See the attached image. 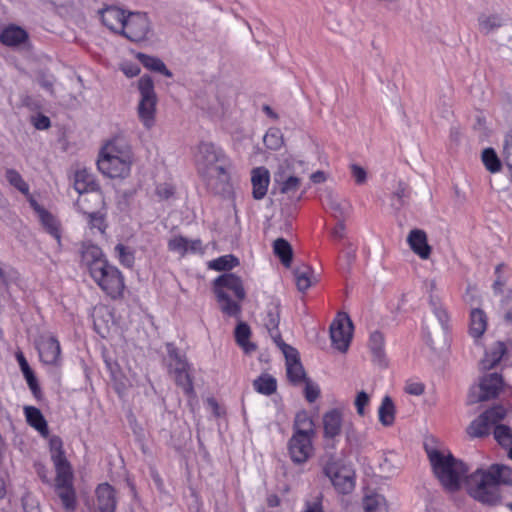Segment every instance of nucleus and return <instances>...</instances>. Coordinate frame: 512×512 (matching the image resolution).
<instances>
[{
  "label": "nucleus",
  "instance_id": "f257e3e1",
  "mask_svg": "<svg viewBox=\"0 0 512 512\" xmlns=\"http://www.w3.org/2000/svg\"><path fill=\"white\" fill-rule=\"evenodd\" d=\"M194 161L207 189L217 195H230L233 191V163L222 148L213 143L198 145Z\"/></svg>",
  "mask_w": 512,
  "mask_h": 512
},
{
  "label": "nucleus",
  "instance_id": "f03ea898",
  "mask_svg": "<svg viewBox=\"0 0 512 512\" xmlns=\"http://www.w3.org/2000/svg\"><path fill=\"white\" fill-rule=\"evenodd\" d=\"M134 154L129 139L117 134L106 140L97 157L99 172L110 179L124 180L132 171Z\"/></svg>",
  "mask_w": 512,
  "mask_h": 512
},
{
  "label": "nucleus",
  "instance_id": "7ed1b4c3",
  "mask_svg": "<svg viewBox=\"0 0 512 512\" xmlns=\"http://www.w3.org/2000/svg\"><path fill=\"white\" fill-rule=\"evenodd\" d=\"M433 472L441 485L448 491L460 489L466 478L467 466L456 459L444 445L433 442L425 445Z\"/></svg>",
  "mask_w": 512,
  "mask_h": 512
},
{
  "label": "nucleus",
  "instance_id": "20e7f679",
  "mask_svg": "<svg viewBox=\"0 0 512 512\" xmlns=\"http://www.w3.org/2000/svg\"><path fill=\"white\" fill-rule=\"evenodd\" d=\"M309 169V163L299 155H284L274 172V182L282 194L294 197L302 183L301 175Z\"/></svg>",
  "mask_w": 512,
  "mask_h": 512
},
{
  "label": "nucleus",
  "instance_id": "39448f33",
  "mask_svg": "<svg viewBox=\"0 0 512 512\" xmlns=\"http://www.w3.org/2000/svg\"><path fill=\"white\" fill-rule=\"evenodd\" d=\"M214 293L221 311L227 316L237 317L241 306L238 301L246 297L242 279L233 274H223L214 281Z\"/></svg>",
  "mask_w": 512,
  "mask_h": 512
},
{
  "label": "nucleus",
  "instance_id": "423d86ee",
  "mask_svg": "<svg viewBox=\"0 0 512 512\" xmlns=\"http://www.w3.org/2000/svg\"><path fill=\"white\" fill-rule=\"evenodd\" d=\"M463 484H465L468 494L483 504L495 505L500 500L496 476L489 468H478L466 476Z\"/></svg>",
  "mask_w": 512,
  "mask_h": 512
},
{
  "label": "nucleus",
  "instance_id": "0eeeda50",
  "mask_svg": "<svg viewBox=\"0 0 512 512\" xmlns=\"http://www.w3.org/2000/svg\"><path fill=\"white\" fill-rule=\"evenodd\" d=\"M140 99L137 113L142 125L151 129L155 124L157 96L154 90V82L148 75H143L137 83Z\"/></svg>",
  "mask_w": 512,
  "mask_h": 512
},
{
  "label": "nucleus",
  "instance_id": "6e6552de",
  "mask_svg": "<svg viewBox=\"0 0 512 512\" xmlns=\"http://www.w3.org/2000/svg\"><path fill=\"white\" fill-rule=\"evenodd\" d=\"M98 287L110 298L120 299L126 289L123 273L110 262L90 275Z\"/></svg>",
  "mask_w": 512,
  "mask_h": 512
},
{
  "label": "nucleus",
  "instance_id": "1a4fd4ad",
  "mask_svg": "<svg viewBox=\"0 0 512 512\" xmlns=\"http://www.w3.org/2000/svg\"><path fill=\"white\" fill-rule=\"evenodd\" d=\"M74 188L80 194L76 201L79 210H86V204L104 205L102 193L96 188L92 174L82 169L75 172Z\"/></svg>",
  "mask_w": 512,
  "mask_h": 512
},
{
  "label": "nucleus",
  "instance_id": "9d476101",
  "mask_svg": "<svg viewBox=\"0 0 512 512\" xmlns=\"http://www.w3.org/2000/svg\"><path fill=\"white\" fill-rule=\"evenodd\" d=\"M324 472L338 492L348 494L354 489V471L350 465L343 461H329L324 468Z\"/></svg>",
  "mask_w": 512,
  "mask_h": 512
},
{
  "label": "nucleus",
  "instance_id": "9b49d317",
  "mask_svg": "<svg viewBox=\"0 0 512 512\" xmlns=\"http://www.w3.org/2000/svg\"><path fill=\"white\" fill-rule=\"evenodd\" d=\"M120 34L136 43L150 40L152 28L148 16L144 13L129 12Z\"/></svg>",
  "mask_w": 512,
  "mask_h": 512
},
{
  "label": "nucleus",
  "instance_id": "f8f14e48",
  "mask_svg": "<svg viewBox=\"0 0 512 512\" xmlns=\"http://www.w3.org/2000/svg\"><path fill=\"white\" fill-rule=\"evenodd\" d=\"M353 337V324L346 313H338L330 325V339L334 349L345 353Z\"/></svg>",
  "mask_w": 512,
  "mask_h": 512
},
{
  "label": "nucleus",
  "instance_id": "ddd939ff",
  "mask_svg": "<svg viewBox=\"0 0 512 512\" xmlns=\"http://www.w3.org/2000/svg\"><path fill=\"white\" fill-rule=\"evenodd\" d=\"M503 389L502 377L493 372L483 375L469 391V401L477 403L496 397Z\"/></svg>",
  "mask_w": 512,
  "mask_h": 512
},
{
  "label": "nucleus",
  "instance_id": "4468645a",
  "mask_svg": "<svg viewBox=\"0 0 512 512\" xmlns=\"http://www.w3.org/2000/svg\"><path fill=\"white\" fill-rule=\"evenodd\" d=\"M314 435L293 433L288 441V454L295 464L306 463L314 454Z\"/></svg>",
  "mask_w": 512,
  "mask_h": 512
},
{
  "label": "nucleus",
  "instance_id": "2eb2a0df",
  "mask_svg": "<svg viewBox=\"0 0 512 512\" xmlns=\"http://www.w3.org/2000/svg\"><path fill=\"white\" fill-rule=\"evenodd\" d=\"M55 490L63 506L68 510H73L76 505V494L71 469L56 471Z\"/></svg>",
  "mask_w": 512,
  "mask_h": 512
},
{
  "label": "nucleus",
  "instance_id": "dca6fc26",
  "mask_svg": "<svg viewBox=\"0 0 512 512\" xmlns=\"http://www.w3.org/2000/svg\"><path fill=\"white\" fill-rule=\"evenodd\" d=\"M36 348L40 360L44 364L57 365L59 363L61 355L60 343L52 334L45 333L40 335L36 342Z\"/></svg>",
  "mask_w": 512,
  "mask_h": 512
},
{
  "label": "nucleus",
  "instance_id": "f3484780",
  "mask_svg": "<svg viewBox=\"0 0 512 512\" xmlns=\"http://www.w3.org/2000/svg\"><path fill=\"white\" fill-rule=\"evenodd\" d=\"M286 360V372L288 379L295 383H301L305 380V371L300 362L299 354L296 349L280 342L278 346Z\"/></svg>",
  "mask_w": 512,
  "mask_h": 512
},
{
  "label": "nucleus",
  "instance_id": "a211bd4d",
  "mask_svg": "<svg viewBox=\"0 0 512 512\" xmlns=\"http://www.w3.org/2000/svg\"><path fill=\"white\" fill-rule=\"evenodd\" d=\"M323 435L327 439H335L342 433L345 425L344 408L336 407L326 411L322 416Z\"/></svg>",
  "mask_w": 512,
  "mask_h": 512
},
{
  "label": "nucleus",
  "instance_id": "6ab92c4d",
  "mask_svg": "<svg viewBox=\"0 0 512 512\" xmlns=\"http://www.w3.org/2000/svg\"><path fill=\"white\" fill-rule=\"evenodd\" d=\"M129 12L117 6H108L99 11L102 24L110 31L120 34Z\"/></svg>",
  "mask_w": 512,
  "mask_h": 512
},
{
  "label": "nucleus",
  "instance_id": "aec40b11",
  "mask_svg": "<svg viewBox=\"0 0 512 512\" xmlns=\"http://www.w3.org/2000/svg\"><path fill=\"white\" fill-rule=\"evenodd\" d=\"M81 260L87 268L89 275L94 273V269H100L109 263L102 249L89 243L84 244L82 247Z\"/></svg>",
  "mask_w": 512,
  "mask_h": 512
},
{
  "label": "nucleus",
  "instance_id": "412c9836",
  "mask_svg": "<svg viewBox=\"0 0 512 512\" xmlns=\"http://www.w3.org/2000/svg\"><path fill=\"white\" fill-rule=\"evenodd\" d=\"M168 248L171 252L180 256L201 253L203 250L199 239H188L180 235L174 236L169 240Z\"/></svg>",
  "mask_w": 512,
  "mask_h": 512
},
{
  "label": "nucleus",
  "instance_id": "4be33fe9",
  "mask_svg": "<svg viewBox=\"0 0 512 512\" xmlns=\"http://www.w3.org/2000/svg\"><path fill=\"white\" fill-rule=\"evenodd\" d=\"M252 195L256 200L263 199L270 184V172L267 168L260 166L251 171Z\"/></svg>",
  "mask_w": 512,
  "mask_h": 512
},
{
  "label": "nucleus",
  "instance_id": "5701e85b",
  "mask_svg": "<svg viewBox=\"0 0 512 512\" xmlns=\"http://www.w3.org/2000/svg\"><path fill=\"white\" fill-rule=\"evenodd\" d=\"M407 242L411 250L421 259L426 260L430 257L431 247L428 244L427 235L423 230H411L408 234Z\"/></svg>",
  "mask_w": 512,
  "mask_h": 512
},
{
  "label": "nucleus",
  "instance_id": "b1692460",
  "mask_svg": "<svg viewBox=\"0 0 512 512\" xmlns=\"http://www.w3.org/2000/svg\"><path fill=\"white\" fill-rule=\"evenodd\" d=\"M30 204L34 208L37 213L42 225L46 229V231L56 239L58 245L61 244V231L58 220L47 212L44 208L37 204V202L33 199H30Z\"/></svg>",
  "mask_w": 512,
  "mask_h": 512
},
{
  "label": "nucleus",
  "instance_id": "393cba45",
  "mask_svg": "<svg viewBox=\"0 0 512 512\" xmlns=\"http://www.w3.org/2000/svg\"><path fill=\"white\" fill-rule=\"evenodd\" d=\"M293 273L295 284L300 292H306L319 281L315 270L306 264L297 266Z\"/></svg>",
  "mask_w": 512,
  "mask_h": 512
},
{
  "label": "nucleus",
  "instance_id": "a878e982",
  "mask_svg": "<svg viewBox=\"0 0 512 512\" xmlns=\"http://www.w3.org/2000/svg\"><path fill=\"white\" fill-rule=\"evenodd\" d=\"M98 512H114L116 498L114 489L107 483L100 484L96 489Z\"/></svg>",
  "mask_w": 512,
  "mask_h": 512
},
{
  "label": "nucleus",
  "instance_id": "bb28decb",
  "mask_svg": "<svg viewBox=\"0 0 512 512\" xmlns=\"http://www.w3.org/2000/svg\"><path fill=\"white\" fill-rule=\"evenodd\" d=\"M325 201L335 218L343 220L350 216L352 212V205L347 199L338 194L329 192L326 195Z\"/></svg>",
  "mask_w": 512,
  "mask_h": 512
},
{
  "label": "nucleus",
  "instance_id": "cd10ccee",
  "mask_svg": "<svg viewBox=\"0 0 512 512\" xmlns=\"http://www.w3.org/2000/svg\"><path fill=\"white\" fill-rule=\"evenodd\" d=\"M0 41L6 46L17 47L28 41V33L19 26L9 25L2 30Z\"/></svg>",
  "mask_w": 512,
  "mask_h": 512
},
{
  "label": "nucleus",
  "instance_id": "c85d7f7f",
  "mask_svg": "<svg viewBox=\"0 0 512 512\" xmlns=\"http://www.w3.org/2000/svg\"><path fill=\"white\" fill-rule=\"evenodd\" d=\"M104 206H97L94 204V207L86 204V210H80L87 217V222L90 229H97L100 233H104L107 228L106 223V213L103 211Z\"/></svg>",
  "mask_w": 512,
  "mask_h": 512
},
{
  "label": "nucleus",
  "instance_id": "c756f323",
  "mask_svg": "<svg viewBox=\"0 0 512 512\" xmlns=\"http://www.w3.org/2000/svg\"><path fill=\"white\" fill-rule=\"evenodd\" d=\"M135 59L138 60L146 69L160 73L168 78L172 77V72L166 67L165 63L158 57L141 52H133Z\"/></svg>",
  "mask_w": 512,
  "mask_h": 512
},
{
  "label": "nucleus",
  "instance_id": "7c9ffc66",
  "mask_svg": "<svg viewBox=\"0 0 512 512\" xmlns=\"http://www.w3.org/2000/svg\"><path fill=\"white\" fill-rule=\"evenodd\" d=\"M505 355L508 357V346L503 342H496L487 349L481 364L483 368L490 369L499 363Z\"/></svg>",
  "mask_w": 512,
  "mask_h": 512
},
{
  "label": "nucleus",
  "instance_id": "2f4dec72",
  "mask_svg": "<svg viewBox=\"0 0 512 512\" xmlns=\"http://www.w3.org/2000/svg\"><path fill=\"white\" fill-rule=\"evenodd\" d=\"M49 448L56 471L71 469L64 456L62 440L59 437L53 436L49 439Z\"/></svg>",
  "mask_w": 512,
  "mask_h": 512
},
{
  "label": "nucleus",
  "instance_id": "473e14b6",
  "mask_svg": "<svg viewBox=\"0 0 512 512\" xmlns=\"http://www.w3.org/2000/svg\"><path fill=\"white\" fill-rule=\"evenodd\" d=\"M488 326V319L485 312L479 308L472 309L470 312L469 333L473 338L481 337Z\"/></svg>",
  "mask_w": 512,
  "mask_h": 512
},
{
  "label": "nucleus",
  "instance_id": "72a5a7b5",
  "mask_svg": "<svg viewBox=\"0 0 512 512\" xmlns=\"http://www.w3.org/2000/svg\"><path fill=\"white\" fill-rule=\"evenodd\" d=\"M24 415L27 423L37 430L42 436H48V425L42 412L33 406L24 407Z\"/></svg>",
  "mask_w": 512,
  "mask_h": 512
},
{
  "label": "nucleus",
  "instance_id": "f704fd0d",
  "mask_svg": "<svg viewBox=\"0 0 512 512\" xmlns=\"http://www.w3.org/2000/svg\"><path fill=\"white\" fill-rule=\"evenodd\" d=\"M396 408L391 397L384 396L378 408L379 422L386 427H390L395 422Z\"/></svg>",
  "mask_w": 512,
  "mask_h": 512
},
{
  "label": "nucleus",
  "instance_id": "c9c22d12",
  "mask_svg": "<svg viewBox=\"0 0 512 512\" xmlns=\"http://www.w3.org/2000/svg\"><path fill=\"white\" fill-rule=\"evenodd\" d=\"M379 467L386 477H393L401 471L403 463L396 453L389 452L383 456Z\"/></svg>",
  "mask_w": 512,
  "mask_h": 512
},
{
  "label": "nucleus",
  "instance_id": "e433bc0d",
  "mask_svg": "<svg viewBox=\"0 0 512 512\" xmlns=\"http://www.w3.org/2000/svg\"><path fill=\"white\" fill-rule=\"evenodd\" d=\"M491 426L488 417L483 413L470 423L466 432L472 438L482 437L489 433Z\"/></svg>",
  "mask_w": 512,
  "mask_h": 512
},
{
  "label": "nucleus",
  "instance_id": "4c0bfd02",
  "mask_svg": "<svg viewBox=\"0 0 512 512\" xmlns=\"http://www.w3.org/2000/svg\"><path fill=\"white\" fill-rule=\"evenodd\" d=\"M293 433L315 435L314 422L306 411H300L296 414Z\"/></svg>",
  "mask_w": 512,
  "mask_h": 512
},
{
  "label": "nucleus",
  "instance_id": "58836bf2",
  "mask_svg": "<svg viewBox=\"0 0 512 512\" xmlns=\"http://www.w3.org/2000/svg\"><path fill=\"white\" fill-rule=\"evenodd\" d=\"M250 328L245 323H239L235 329V338L237 344L244 350L245 353L249 354L255 351L256 346L249 341Z\"/></svg>",
  "mask_w": 512,
  "mask_h": 512
},
{
  "label": "nucleus",
  "instance_id": "ea45409f",
  "mask_svg": "<svg viewBox=\"0 0 512 512\" xmlns=\"http://www.w3.org/2000/svg\"><path fill=\"white\" fill-rule=\"evenodd\" d=\"M263 323L270 333L271 337L274 339L276 344L279 346L280 342H283L279 336L277 327L279 324V311L277 306H273L269 309L263 319Z\"/></svg>",
  "mask_w": 512,
  "mask_h": 512
},
{
  "label": "nucleus",
  "instance_id": "a19ab883",
  "mask_svg": "<svg viewBox=\"0 0 512 512\" xmlns=\"http://www.w3.org/2000/svg\"><path fill=\"white\" fill-rule=\"evenodd\" d=\"M170 366L177 383L182 385L186 392H189L191 390V383L187 363L181 359H177L175 366H173V364H170Z\"/></svg>",
  "mask_w": 512,
  "mask_h": 512
},
{
  "label": "nucleus",
  "instance_id": "79ce46f5",
  "mask_svg": "<svg viewBox=\"0 0 512 512\" xmlns=\"http://www.w3.org/2000/svg\"><path fill=\"white\" fill-rule=\"evenodd\" d=\"M273 251L276 256L279 257L283 265L286 267L290 266L292 261V247L283 238H278L273 243Z\"/></svg>",
  "mask_w": 512,
  "mask_h": 512
},
{
  "label": "nucleus",
  "instance_id": "37998d69",
  "mask_svg": "<svg viewBox=\"0 0 512 512\" xmlns=\"http://www.w3.org/2000/svg\"><path fill=\"white\" fill-rule=\"evenodd\" d=\"M254 389L264 395H270L276 391L277 382L274 377L269 374H262L253 383Z\"/></svg>",
  "mask_w": 512,
  "mask_h": 512
},
{
  "label": "nucleus",
  "instance_id": "c03bdc74",
  "mask_svg": "<svg viewBox=\"0 0 512 512\" xmlns=\"http://www.w3.org/2000/svg\"><path fill=\"white\" fill-rule=\"evenodd\" d=\"M15 356L29 388L33 391V393H36V391L38 390L37 380L26 358L24 357L21 351L16 352Z\"/></svg>",
  "mask_w": 512,
  "mask_h": 512
},
{
  "label": "nucleus",
  "instance_id": "a18cd8bd",
  "mask_svg": "<svg viewBox=\"0 0 512 512\" xmlns=\"http://www.w3.org/2000/svg\"><path fill=\"white\" fill-rule=\"evenodd\" d=\"M364 512H388L387 503L382 495L366 496L363 501Z\"/></svg>",
  "mask_w": 512,
  "mask_h": 512
},
{
  "label": "nucleus",
  "instance_id": "49530a36",
  "mask_svg": "<svg viewBox=\"0 0 512 512\" xmlns=\"http://www.w3.org/2000/svg\"><path fill=\"white\" fill-rule=\"evenodd\" d=\"M502 23V18L497 14H482L478 18L479 29L485 34L499 28Z\"/></svg>",
  "mask_w": 512,
  "mask_h": 512
},
{
  "label": "nucleus",
  "instance_id": "de8ad7c7",
  "mask_svg": "<svg viewBox=\"0 0 512 512\" xmlns=\"http://www.w3.org/2000/svg\"><path fill=\"white\" fill-rule=\"evenodd\" d=\"M239 260L231 255L227 254L208 262V268L214 271L230 270L238 266Z\"/></svg>",
  "mask_w": 512,
  "mask_h": 512
},
{
  "label": "nucleus",
  "instance_id": "09e8293b",
  "mask_svg": "<svg viewBox=\"0 0 512 512\" xmlns=\"http://www.w3.org/2000/svg\"><path fill=\"white\" fill-rule=\"evenodd\" d=\"M482 162L486 169L491 173H497L501 170V161L499 160L496 152L492 148H486L483 150Z\"/></svg>",
  "mask_w": 512,
  "mask_h": 512
},
{
  "label": "nucleus",
  "instance_id": "8fccbe9b",
  "mask_svg": "<svg viewBox=\"0 0 512 512\" xmlns=\"http://www.w3.org/2000/svg\"><path fill=\"white\" fill-rule=\"evenodd\" d=\"M492 474L496 476L497 487L499 484L512 485V468L506 465L494 464L489 467Z\"/></svg>",
  "mask_w": 512,
  "mask_h": 512
},
{
  "label": "nucleus",
  "instance_id": "3c124183",
  "mask_svg": "<svg viewBox=\"0 0 512 512\" xmlns=\"http://www.w3.org/2000/svg\"><path fill=\"white\" fill-rule=\"evenodd\" d=\"M5 176L10 185L15 187L24 195H29V185L25 182L19 172L14 169H8Z\"/></svg>",
  "mask_w": 512,
  "mask_h": 512
},
{
  "label": "nucleus",
  "instance_id": "603ef678",
  "mask_svg": "<svg viewBox=\"0 0 512 512\" xmlns=\"http://www.w3.org/2000/svg\"><path fill=\"white\" fill-rule=\"evenodd\" d=\"M264 144L268 149L278 150L283 145V135L279 129H269L263 138Z\"/></svg>",
  "mask_w": 512,
  "mask_h": 512
},
{
  "label": "nucleus",
  "instance_id": "864d4df0",
  "mask_svg": "<svg viewBox=\"0 0 512 512\" xmlns=\"http://www.w3.org/2000/svg\"><path fill=\"white\" fill-rule=\"evenodd\" d=\"M494 438L499 445L508 449L512 446V429L506 425H497L494 429Z\"/></svg>",
  "mask_w": 512,
  "mask_h": 512
},
{
  "label": "nucleus",
  "instance_id": "5fc2aeb1",
  "mask_svg": "<svg viewBox=\"0 0 512 512\" xmlns=\"http://www.w3.org/2000/svg\"><path fill=\"white\" fill-rule=\"evenodd\" d=\"M115 256L118 261L125 267H132L134 264V255L133 253L125 247L123 244L119 243L114 248Z\"/></svg>",
  "mask_w": 512,
  "mask_h": 512
},
{
  "label": "nucleus",
  "instance_id": "6e6d98bb",
  "mask_svg": "<svg viewBox=\"0 0 512 512\" xmlns=\"http://www.w3.org/2000/svg\"><path fill=\"white\" fill-rule=\"evenodd\" d=\"M120 71L128 78L136 77L140 74V66L137 62L130 59H123L119 63Z\"/></svg>",
  "mask_w": 512,
  "mask_h": 512
},
{
  "label": "nucleus",
  "instance_id": "4d7b16f0",
  "mask_svg": "<svg viewBox=\"0 0 512 512\" xmlns=\"http://www.w3.org/2000/svg\"><path fill=\"white\" fill-rule=\"evenodd\" d=\"M484 413L488 417L491 424L495 425L499 421L506 418L508 416V414L510 413V410L503 406H494V407L490 408L489 410L485 411Z\"/></svg>",
  "mask_w": 512,
  "mask_h": 512
},
{
  "label": "nucleus",
  "instance_id": "13d9d810",
  "mask_svg": "<svg viewBox=\"0 0 512 512\" xmlns=\"http://www.w3.org/2000/svg\"><path fill=\"white\" fill-rule=\"evenodd\" d=\"M370 400V395L365 391H360L357 393L354 400V405L359 416H364L366 414V408L369 406Z\"/></svg>",
  "mask_w": 512,
  "mask_h": 512
},
{
  "label": "nucleus",
  "instance_id": "bf43d9fd",
  "mask_svg": "<svg viewBox=\"0 0 512 512\" xmlns=\"http://www.w3.org/2000/svg\"><path fill=\"white\" fill-rule=\"evenodd\" d=\"M303 382L305 383V387H304L305 398L309 402H314L320 395L319 386L309 380H306V379Z\"/></svg>",
  "mask_w": 512,
  "mask_h": 512
},
{
  "label": "nucleus",
  "instance_id": "052dcab7",
  "mask_svg": "<svg viewBox=\"0 0 512 512\" xmlns=\"http://www.w3.org/2000/svg\"><path fill=\"white\" fill-rule=\"evenodd\" d=\"M503 159L512 173V133H509L504 142Z\"/></svg>",
  "mask_w": 512,
  "mask_h": 512
},
{
  "label": "nucleus",
  "instance_id": "680f3d73",
  "mask_svg": "<svg viewBox=\"0 0 512 512\" xmlns=\"http://www.w3.org/2000/svg\"><path fill=\"white\" fill-rule=\"evenodd\" d=\"M404 390L406 393L413 396H420L425 391V386L420 381L409 380L405 383Z\"/></svg>",
  "mask_w": 512,
  "mask_h": 512
},
{
  "label": "nucleus",
  "instance_id": "e2e57ef3",
  "mask_svg": "<svg viewBox=\"0 0 512 512\" xmlns=\"http://www.w3.org/2000/svg\"><path fill=\"white\" fill-rule=\"evenodd\" d=\"M350 171H351V175H352L354 181L357 184L362 185V184L366 183L368 175H367L366 170L363 167H361L360 165H357V164H352L350 166Z\"/></svg>",
  "mask_w": 512,
  "mask_h": 512
},
{
  "label": "nucleus",
  "instance_id": "0e129e2a",
  "mask_svg": "<svg viewBox=\"0 0 512 512\" xmlns=\"http://www.w3.org/2000/svg\"><path fill=\"white\" fill-rule=\"evenodd\" d=\"M174 194V187L169 183H161L156 186L155 195L160 200L169 199Z\"/></svg>",
  "mask_w": 512,
  "mask_h": 512
},
{
  "label": "nucleus",
  "instance_id": "69168bd1",
  "mask_svg": "<svg viewBox=\"0 0 512 512\" xmlns=\"http://www.w3.org/2000/svg\"><path fill=\"white\" fill-rule=\"evenodd\" d=\"M501 310L505 319L512 321V292L503 298L501 302Z\"/></svg>",
  "mask_w": 512,
  "mask_h": 512
},
{
  "label": "nucleus",
  "instance_id": "338daca9",
  "mask_svg": "<svg viewBox=\"0 0 512 512\" xmlns=\"http://www.w3.org/2000/svg\"><path fill=\"white\" fill-rule=\"evenodd\" d=\"M345 436H346L347 442H349V443L358 442L360 440V436H359L358 432L356 431L354 424L352 422H349L346 425Z\"/></svg>",
  "mask_w": 512,
  "mask_h": 512
},
{
  "label": "nucleus",
  "instance_id": "774afa93",
  "mask_svg": "<svg viewBox=\"0 0 512 512\" xmlns=\"http://www.w3.org/2000/svg\"><path fill=\"white\" fill-rule=\"evenodd\" d=\"M33 124L37 129L44 130L50 126V120L44 115H37L33 118Z\"/></svg>",
  "mask_w": 512,
  "mask_h": 512
}]
</instances>
